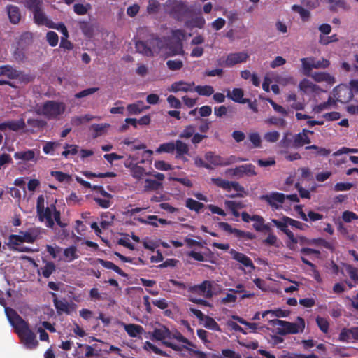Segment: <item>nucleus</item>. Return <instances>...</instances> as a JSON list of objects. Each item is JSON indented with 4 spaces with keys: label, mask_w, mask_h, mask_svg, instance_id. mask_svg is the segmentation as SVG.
<instances>
[{
    "label": "nucleus",
    "mask_w": 358,
    "mask_h": 358,
    "mask_svg": "<svg viewBox=\"0 0 358 358\" xmlns=\"http://www.w3.org/2000/svg\"><path fill=\"white\" fill-rule=\"evenodd\" d=\"M5 313L10 324L24 346L29 349L36 348L38 342L36 334L30 329L29 323L12 308L5 307Z\"/></svg>",
    "instance_id": "nucleus-1"
},
{
    "label": "nucleus",
    "mask_w": 358,
    "mask_h": 358,
    "mask_svg": "<svg viewBox=\"0 0 358 358\" xmlns=\"http://www.w3.org/2000/svg\"><path fill=\"white\" fill-rule=\"evenodd\" d=\"M174 151L176 152V159H180L184 162L187 161L185 155L189 154V145L180 139L160 144L156 150V152L158 154H171L173 153Z\"/></svg>",
    "instance_id": "nucleus-2"
},
{
    "label": "nucleus",
    "mask_w": 358,
    "mask_h": 358,
    "mask_svg": "<svg viewBox=\"0 0 358 358\" xmlns=\"http://www.w3.org/2000/svg\"><path fill=\"white\" fill-rule=\"evenodd\" d=\"M270 323L273 327H281L276 329V333L280 336L302 333L305 329V320L301 317H297V322H290L278 319H274L271 320Z\"/></svg>",
    "instance_id": "nucleus-3"
},
{
    "label": "nucleus",
    "mask_w": 358,
    "mask_h": 358,
    "mask_svg": "<svg viewBox=\"0 0 358 358\" xmlns=\"http://www.w3.org/2000/svg\"><path fill=\"white\" fill-rule=\"evenodd\" d=\"M65 109L66 106L63 102L48 100L43 103L37 113L48 120H55L62 115Z\"/></svg>",
    "instance_id": "nucleus-4"
},
{
    "label": "nucleus",
    "mask_w": 358,
    "mask_h": 358,
    "mask_svg": "<svg viewBox=\"0 0 358 358\" xmlns=\"http://www.w3.org/2000/svg\"><path fill=\"white\" fill-rule=\"evenodd\" d=\"M149 43L150 45L148 44V42L142 41H137L135 44L136 51L147 57L153 56L155 45H156L157 48H161L162 41L159 37L152 35Z\"/></svg>",
    "instance_id": "nucleus-5"
},
{
    "label": "nucleus",
    "mask_w": 358,
    "mask_h": 358,
    "mask_svg": "<svg viewBox=\"0 0 358 358\" xmlns=\"http://www.w3.org/2000/svg\"><path fill=\"white\" fill-rule=\"evenodd\" d=\"M211 181L215 185L221 187L224 190L230 191L231 189H233L235 191L238 192L237 194L231 195L230 197L231 198L243 196V194L241 193L245 192V188L238 182L228 181L221 178H211Z\"/></svg>",
    "instance_id": "nucleus-6"
},
{
    "label": "nucleus",
    "mask_w": 358,
    "mask_h": 358,
    "mask_svg": "<svg viewBox=\"0 0 358 358\" xmlns=\"http://www.w3.org/2000/svg\"><path fill=\"white\" fill-rule=\"evenodd\" d=\"M259 199L265 201L271 206L273 210H279L286 199L285 194L278 192H272L267 194H262Z\"/></svg>",
    "instance_id": "nucleus-7"
},
{
    "label": "nucleus",
    "mask_w": 358,
    "mask_h": 358,
    "mask_svg": "<svg viewBox=\"0 0 358 358\" xmlns=\"http://www.w3.org/2000/svg\"><path fill=\"white\" fill-rule=\"evenodd\" d=\"M227 173L238 178H243L244 176L249 177L255 176L257 174L255 171V166L252 164H245L235 168L229 169L227 171Z\"/></svg>",
    "instance_id": "nucleus-8"
},
{
    "label": "nucleus",
    "mask_w": 358,
    "mask_h": 358,
    "mask_svg": "<svg viewBox=\"0 0 358 358\" xmlns=\"http://www.w3.org/2000/svg\"><path fill=\"white\" fill-rule=\"evenodd\" d=\"M248 57V53L244 52L230 53L224 62H222L221 59H219L218 64L226 67H232L236 64L245 62Z\"/></svg>",
    "instance_id": "nucleus-9"
},
{
    "label": "nucleus",
    "mask_w": 358,
    "mask_h": 358,
    "mask_svg": "<svg viewBox=\"0 0 358 358\" xmlns=\"http://www.w3.org/2000/svg\"><path fill=\"white\" fill-rule=\"evenodd\" d=\"M171 13L176 20L183 21L190 15L191 10L185 2L176 1L172 6Z\"/></svg>",
    "instance_id": "nucleus-10"
},
{
    "label": "nucleus",
    "mask_w": 358,
    "mask_h": 358,
    "mask_svg": "<svg viewBox=\"0 0 358 358\" xmlns=\"http://www.w3.org/2000/svg\"><path fill=\"white\" fill-rule=\"evenodd\" d=\"M37 238V234L34 231H20V234H12L9 237L10 243L13 245H17L19 243H33Z\"/></svg>",
    "instance_id": "nucleus-11"
},
{
    "label": "nucleus",
    "mask_w": 358,
    "mask_h": 358,
    "mask_svg": "<svg viewBox=\"0 0 358 358\" xmlns=\"http://www.w3.org/2000/svg\"><path fill=\"white\" fill-rule=\"evenodd\" d=\"M55 204L52 203L46 208H43L41 212L37 213V216L40 222L45 221V225L48 228H53L55 226L54 220L52 215L54 210H55Z\"/></svg>",
    "instance_id": "nucleus-12"
},
{
    "label": "nucleus",
    "mask_w": 358,
    "mask_h": 358,
    "mask_svg": "<svg viewBox=\"0 0 358 358\" xmlns=\"http://www.w3.org/2000/svg\"><path fill=\"white\" fill-rule=\"evenodd\" d=\"M219 227L223 229L224 231L229 233V234H234L235 236L237 238H245L248 240H253L255 238V235L249 231H244L236 228H233L229 223L221 222H219Z\"/></svg>",
    "instance_id": "nucleus-13"
},
{
    "label": "nucleus",
    "mask_w": 358,
    "mask_h": 358,
    "mask_svg": "<svg viewBox=\"0 0 358 358\" xmlns=\"http://www.w3.org/2000/svg\"><path fill=\"white\" fill-rule=\"evenodd\" d=\"M189 291L192 293L203 295L206 298H211L213 296L212 282L208 280H204L199 285L189 286Z\"/></svg>",
    "instance_id": "nucleus-14"
},
{
    "label": "nucleus",
    "mask_w": 358,
    "mask_h": 358,
    "mask_svg": "<svg viewBox=\"0 0 358 358\" xmlns=\"http://www.w3.org/2000/svg\"><path fill=\"white\" fill-rule=\"evenodd\" d=\"M171 337V332L164 325H162L159 328H155L150 335L151 340L161 341L163 345L164 342H169Z\"/></svg>",
    "instance_id": "nucleus-15"
},
{
    "label": "nucleus",
    "mask_w": 358,
    "mask_h": 358,
    "mask_svg": "<svg viewBox=\"0 0 358 358\" xmlns=\"http://www.w3.org/2000/svg\"><path fill=\"white\" fill-rule=\"evenodd\" d=\"M50 294L52 297V301L55 309L57 310V313L58 315H61L62 313H66L69 315L71 313L70 310V304L66 301V299H59L57 298V294L55 292H50Z\"/></svg>",
    "instance_id": "nucleus-16"
},
{
    "label": "nucleus",
    "mask_w": 358,
    "mask_h": 358,
    "mask_svg": "<svg viewBox=\"0 0 358 358\" xmlns=\"http://www.w3.org/2000/svg\"><path fill=\"white\" fill-rule=\"evenodd\" d=\"M244 92L241 88H234L232 91L227 90V96L238 103H250L249 99H244Z\"/></svg>",
    "instance_id": "nucleus-17"
},
{
    "label": "nucleus",
    "mask_w": 358,
    "mask_h": 358,
    "mask_svg": "<svg viewBox=\"0 0 358 358\" xmlns=\"http://www.w3.org/2000/svg\"><path fill=\"white\" fill-rule=\"evenodd\" d=\"M307 244L310 245H315L322 247L325 249L329 250L331 252H334L336 249V246L334 241H327L323 238H312L307 240Z\"/></svg>",
    "instance_id": "nucleus-18"
},
{
    "label": "nucleus",
    "mask_w": 358,
    "mask_h": 358,
    "mask_svg": "<svg viewBox=\"0 0 358 358\" xmlns=\"http://www.w3.org/2000/svg\"><path fill=\"white\" fill-rule=\"evenodd\" d=\"M194 85V82L187 83L183 80L177 81L174 82L171 85L170 91L173 92H178L180 91L185 92H193Z\"/></svg>",
    "instance_id": "nucleus-19"
},
{
    "label": "nucleus",
    "mask_w": 358,
    "mask_h": 358,
    "mask_svg": "<svg viewBox=\"0 0 358 358\" xmlns=\"http://www.w3.org/2000/svg\"><path fill=\"white\" fill-rule=\"evenodd\" d=\"M230 254L232 255V257L234 260L240 262L243 266L246 267H250L252 269L255 268V266L252 261L249 257H248L245 254L236 251L234 249L231 250Z\"/></svg>",
    "instance_id": "nucleus-20"
},
{
    "label": "nucleus",
    "mask_w": 358,
    "mask_h": 358,
    "mask_svg": "<svg viewBox=\"0 0 358 358\" xmlns=\"http://www.w3.org/2000/svg\"><path fill=\"white\" fill-rule=\"evenodd\" d=\"M7 11L10 22L13 24H18L21 20V13L19 8L16 6L10 5L7 6Z\"/></svg>",
    "instance_id": "nucleus-21"
},
{
    "label": "nucleus",
    "mask_w": 358,
    "mask_h": 358,
    "mask_svg": "<svg viewBox=\"0 0 358 358\" xmlns=\"http://www.w3.org/2000/svg\"><path fill=\"white\" fill-rule=\"evenodd\" d=\"M311 140L309 136L303 133H299L294 136L292 148H299L306 144H310Z\"/></svg>",
    "instance_id": "nucleus-22"
},
{
    "label": "nucleus",
    "mask_w": 358,
    "mask_h": 358,
    "mask_svg": "<svg viewBox=\"0 0 358 358\" xmlns=\"http://www.w3.org/2000/svg\"><path fill=\"white\" fill-rule=\"evenodd\" d=\"M150 108L148 106H144V103L142 101H138L136 103L129 104L127 107L129 115H138L140 114L145 110Z\"/></svg>",
    "instance_id": "nucleus-23"
},
{
    "label": "nucleus",
    "mask_w": 358,
    "mask_h": 358,
    "mask_svg": "<svg viewBox=\"0 0 358 358\" xmlns=\"http://www.w3.org/2000/svg\"><path fill=\"white\" fill-rule=\"evenodd\" d=\"M14 158L24 162L34 161L36 162L35 152L33 150H27L25 151L16 152L14 154Z\"/></svg>",
    "instance_id": "nucleus-24"
},
{
    "label": "nucleus",
    "mask_w": 358,
    "mask_h": 358,
    "mask_svg": "<svg viewBox=\"0 0 358 358\" xmlns=\"http://www.w3.org/2000/svg\"><path fill=\"white\" fill-rule=\"evenodd\" d=\"M286 101L289 103L291 108L296 110H302L305 108V104L303 102L297 101V96L294 92L287 95Z\"/></svg>",
    "instance_id": "nucleus-25"
},
{
    "label": "nucleus",
    "mask_w": 358,
    "mask_h": 358,
    "mask_svg": "<svg viewBox=\"0 0 358 358\" xmlns=\"http://www.w3.org/2000/svg\"><path fill=\"white\" fill-rule=\"evenodd\" d=\"M5 76L9 79H16L18 77L17 70L10 65L0 66V76Z\"/></svg>",
    "instance_id": "nucleus-26"
},
{
    "label": "nucleus",
    "mask_w": 358,
    "mask_h": 358,
    "mask_svg": "<svg viewBox=\"0 0 358 358\" xmlns=\"http://www.w3.org/2000/svg\"><path fill=\"white\" fill-rule=\"evenodd\" d=\"M96 262L104 268L111 269L122 277L127 276V275L119 266L113 264L112 262L106 261L100 258H98Z\"/></svg>",
    "instance_id": "nucleus-27"
},
{
    "label": "nucleus",
    "mask_w": 358,
    "mask_h": 358,
    "mask_svg": "<svg viewBox=\"0 0 358 358\" xmlns=\"http://www.w3.org/2000/svg\"><path fill=\"white\" fill-rule=\"evenodd\" d=\"M287 220H289V217L287 216H282L281 220H278L276 219H272L271 222L281 231H282L286 235L290 232L291 231L288 229V226L289 225V222L287 221Z\"/></svg>",
    "instance_id": "nucleus-28"
},
{
    "label": "nucleus",
    "mask_w": 358,
    "mask_h": 358,
    "mask_svg": "<svg viewBox=\"0 0 358 358\" xmlns=\"http://www.w3.org/2000/svg\"><path fill=\"white\" fill-rule=\"evenodd\" d=\"M124 330L130 337L135 338L143 333V328L138 324H124Z\"/></svg>",
    "instance_id": "nucleus-29"
},
{
    "label": "nucleus",
    "mask_w": 358,
    "mask_h": 358,
    "mask_svg": "<svg viewBox=\"0 0 358 358\" xmlns=\"http://www.w3.org/2000/svg\"><path fill=\"white\" fill-rule=\"evenodd\" d=\"M214 88L211 85H196L194 87L193 92H196L200 96H210L214 93Z\"/></svg>",
    "instance_id": "nucleus-30"
},
{
    "label": "nucleus",
    "mask_w": 358,
    "mask_h": 358,
    "mask_svg": "<svg viewBox=\"0 0 358 358\" xmlns=\"http://www.w3.org/2000/svg\"><path fill=\"white\" fill-rule=\"evenodd\" d=\"M205 159L211 164L215 166H222L223 157L209 151L205 154Z\"/></svg>",
    "instance_id": "nucleus-31"
},
{
    "label": "nucleus",
    "mask_w": 358,
    "mask_h": 358,
    "mask_svg": "<svg viewBox=\"0 0 358 358\" xmlns=\"http://www.w3.org/2000/svg\"><path fill=\"white\" fill-rule=\"evenodd\" d=\"M169 56L183 55L185 53L181 41H177L176 43H171L169 45Z\"/></svg>",
    "instance_id": "nucleus-32"
},
{
    "label": "nucleus",
    "mask_w": 358,
    "mask_h": 358,
    "mask_svg": "<svg viewBox=\"0 0 358 358\" xmlns=\"http://www.w3.org/2000/svg\"><path fill=\"white\" fill-rule=\"evenodd\" d=\"M185 206L190 210L199 213L205 206L203 203L199 202L192 198H188L185 201Z\"/></svg>",
    "instance_id": "nucleus-33"
},
{
    "label": "nucleus",
    "mask_w": 358,
    "mask_h": 358,
    "mask_svg": "<svg viewBox=\"0 0 358 358\" xmlns=\"http://www.w3.org/2000/svg\"><path fill=\"white\" fill-rule=\"evenodd\" d=\"M64 255L65 257V261L71 262L78 258L77 254V248L76 246L72 245L66 248L64 250Z\"/></svg>",
    "instance_id": "nucleus-34"
},
{
    "label": "nucleus",
    "mask_w": 358,
    "mask_h": 358,
    "mask_svg": "<svg viewBox=\"0 0 358 358\" xmlns=\"http://www.w3.org/2000/svg\"><path fill=\"white\" fill-rule=\"evenodd\" d=\"M268 314L277 317H287L289 315L290 311L288 310H282L277 308L275 310H266L262 313V317H265Z\"/></svg>",
    "instance_id": "nucleus-35"
},
{
    "label": "nucleus",
    "mask_w": 358,
    "mask_h": 358,
    "mask_svg": "<svg viewBox=\"0 0 358 358\" xmlns=\"http://www.w3.org/2000/svg\"><path fill=\"white\" fill-rule=\"evenodd\" d=\"M50 175L59 182H66L69 183L72 180L71 175L59 171H52Z\"/></svg>",
    "instance_id": "nucleus-36"
},
{
    "label": "nucleus",
    "mask_w": 358,
    "mask_h": 358,
    "mask_svg": "<svg viewBox=\"0 0 358 358\" xmlns=\"http://www.w3.org/2000/svg\"><path fill=\"white\" fill-rule=\"evenodd\" d=\"M55 270L56 266L52 262H46L45 265L41 268V275L45 278H48L52 274V273L55 271Z\"/></svg>",
    "instance_id": "nucleus-37"
},
{
    "label": "nucleus",
    "mask_w": 358,
    "mask_h": 358,
    "mask_svg": "<svg viewBox=\"0 0 358 358\" xmlns=\"http://www.w3.org/2000/svg\"><path fill=\"white\" fill-rule=\"evenodd\" d=\"M289 132L283 134L282 138L278 143V147L281 148L280 150H287L288 148H292L293 141L289 138Z\"/></svg>",
    "instance_id": "nucleus-38"
},
{
    "label": "nucleus",
    "mask_w": 358,
    "mask_h": 358,
    "mask_svg": "<svg viewBox=\"0 0 358 358\" xmlns=\"http://www.w3.org/2000/svg\"><path fill=\"white\" fill-rule=\"evenodd\" d=\"M302 67L306 74H308L314 68V57H306L301 59Z\"/></svg>",
    "instance_id": "nucleus-39"
},
{
    "label": "nucleus",
    "mask_w": 358,
    "mask_h": 358,
    "mask_svg": "<svg viewBox=\"0 0 358 358\" xmlns=\"http://www.w3.org/2000/svg\"><path fill=\"white\" fill-rule=\"evenodd\" d=\"M196 127L194 124H189L185 127L179 134V138L188 139L191 138L195 133Z\"/></svg>",
    "instance_id": "nucleus-40"
},
{
    "label": "nucleus",
    "mask_w": 358,
    "mask_h": 358,
    "mask_svg": "<svg viewBox=\"0 0 358 358\" xmlns=\"http://www.w3.org/2000/svg\"><path fill=\"white\" fill-rule=\"evenodd\" d=\"M145 191L158 190L162 186V182L157 181L155 180H153V179H149V178L145 179Z\"/></svg>",
    "instance_id": "nucleus-41"
},
{
    "label": "nucleus",
    "mask_w": 358,
    "mask_h": 358,
    "mask_svg": "<svg viewBox=\"0 0 358 358\" xmlns=\"http://www.w3.org/2000/svg\"><path fill=\"white\" fill-rule=\"evenodd\" d=\"M292 10L298 13L300 15L302 20L304 22L307 21L310 16V13L301 6L294 4L292 6Z\"/></svg>",
    "instance_id": "nucleus-42"
},
{
    "label": "nucleus",
    "mask_w": 358,
    "mask_h": 358,
    "mask_svg": "<svg viewBox=\"0 0 358 358\" xmlns=\"http://www.w3.org/2000/svg\"><path fill=\"white\" fill-rule=\"evenodd\" d=\"M25 127V122L24 119L18 120L8 121V129L13 131H17L20 129H23Z\"/></svg>",
    "instance_id": "nucleus-43"
},
{
    "label": "nucleus",
    "mask_w": 358,
    "mask_h": 358,
    "mask_svg": "<svg viewBox=\"0 0 358 358\" xmlns=\"http://www.w3.org/2000/svg\"><path fill=\"white\" fill-rule=\"evenodd\" d=\"M306 150H315V154L316 156L327 157L331 152L330 150L319 147L316 145H308L306 147Z\"/></svg>",
    "instance_id": "nucleus-44"
},
{
    "label": "nucleus",
    "mask_w": 358,
    "mask_h": 358,
    "mask_svg": "<svg viewBox=\"0 0 358 358\" xmlns=\"http://www.w3.org/2000/svg\"><path fill=\"white\" fill-rule=\"evenodd\" d=\"M351 328H343L339 334L338 340L343 343H350L352 338Z\"/></svg>",
    "instance_id": "nucleus-45"
},
{
    "label": "nucleus",
    "mask_w": 358,
    "mask_h": 358,
    "mask_svg": "<svg viewBox=\"0 0 358 358\" xmlns=\"http://www.w3.org/2000/svg\"><path fill=\"white\" fill-rule=\"evenodd\" d=\"M34 22L38 25H43L45 23L47 17L45 13L42 11L41 8L33 12Z\"/></svg>",
    "instance_id": "nucleus-46"
},
{
    "label": "nucleus",
    "mask_w": 358,
    "mask_h": 358,
    "mask_svg": "<svg viewBox=\"0 0 358 358\" xmlns=\"http://www.w3.org/2000/svg\"><path fill=\"white\" fill-rule=\"evenodd\" d=\"M79 27L85 36L91 37L93 35V27L88 22H80Z\"/></svg>",
    "instance_id": "nucleus-47"
},
{
    "label": "nucleus",
    "mask_w": 358,
    "mask_h": 358,
    "mask_svg": "<svg viewBox=\"0 0 358 358\" xmlns=\"http://www.w3.org/2000/svg\"><path fill=\"white\" fill-rule=\"evenodd\" d=\"M131 173L133 178L138 180L142 178L143 176L148 174L145 172V169L138 165H135L131 169Z\"/></svg>",
    "instance_id": "nucleus-48"
},
{
    "label": "nucleus",
    "mask_w": 358,
    "mask_h": 358,
    "mask_svg": "<svg viewBox=\"0 0 358 358\" xmlns=\"http://www.w3.org/2000/svg\"><path fill=\"white\" fill-rule=\"evenodd\" d=\"M316 323L321 331L324 334L328 332L329 323L326 318L317 316L316 318Z\"/></svg>",
    "instance_id": "nucleus-49"
},
{
    "label": "nucleus",
    "mask_w": 358,
    "mask_h": 358,
    "mask_svg": "<svg viewBox=\"0 0 358 358\" xmlns=\"http://www.w3.org/2000/svg\"><path fill=\"white\" fill-rule=\"evenodd\" d=\"M345 269L350 279L358 284V268L349 264L345 266Z\"/></svg>",
    "instance_id": "nucleus-50"
},
{
    "label": "nucleus",
    "mask_w": 358,
    "mask_h": 358,
    "mask_svg": "<svg viewBox=\"0 0 358 358\" xmlns=\"http://www.w3.org/2000/svg\"><path fill=\"white\" fill-rule=\"evenodd\" d=\"M203 320L205 321L204 325L206 328L215 331H220L219 324L213 318L209 316H206Z\"/></svg>",
    "instance_id": "nucleus-51"
},
{
    "label": "nucleus",
    "mask_w": 358,
    "mask_h": 358,
    "mask_svg": "<svg viewBox=\"0 0 358 358\" xmlns=\"http://www.w3.org/2000/svg\"><path fill=\"white\" fill-rule=\"evenodd\" d=\"M89 8H90V3H87L85 6L82 3H76L73 6L74 12L79 15H85Z\"/></svg>",
    "instance_id": "nucleus-52"
},
{
    "label": "nucleus",
    "mask_w": 358,
    "mask_h": 358,
    "mask_svg": "<svg viewBox=\"0 0 358 358\" xmlns=\"http://www.w3.org/2000/svg\"><path fill=\"white\" fill-rule=\"evenodd\" d=\"M138 221L142 224H150L153 227H158L157 215H148L146 219L138 217Z\"/></svg>",
    "instance_id": "nucleus-53"
},
{
    "label": "nucleus",
    "mask_w": 358,
    "mask_h": 358,
    "mask_svg": "<svg viewBox=\"0 0 358 358\" xmlns=\"http://www.w3.org/2000/svg\"><path fill=\"white\" fill-rule=\"evenodd\" d=\"M144 348L147 350H152L157 355H159L164 357L168 356L164 351L162 350L150 341H145Z\"/></svg>",
    "instance_id": "nucleus-54"
},
{
    "label": "nucleus",
    "mask_w": 358,
    "mask_h": 358,
    "mask_svg": "<svg viewBox=\"0 0 358 358\" xmlns=\"http://www.w3.org/2000/svg\"><path fill=\"white\" fill-rule=\"evenodd\" d=\"M167 67L171 71H178L182 68L183 62L180 59L168 60Z\"/></svg>",
    "instance_id": "nucleus-55"
},
{
    "label": "nucleus",
    "mask_w": 358,
    "mask_h": 358,
    "mask_svg": "<svg viewBox=\"0 0 358 358\" xmlns=\"http://www.w3.org/2000/svg\"><path fill=\"white\" fill-rule=\"evenodd\" d=\"M109 124H94L91 126V129L94 131V138H96L99 136H101L106 128L108 127Z\"/></svg>",
    "instance_id": "nucleus-56"
},
{
    "label": "nucleus",
    "mask_w": 358,
    "mask_h": 358,
    "mask_svg": "<svg viewBox=\"0 0 358 358\" xmlns=\"http://www.w3.org/2000/svg\"><path fill=\"white\" fill-rule=\"evenodd\" d=\"M279 153L283 155L286 160L293 162L301 159V156L299 152L289 153L288 150H280Z\"/></svg>",
    "instance_id": "nucleus-57"
},
{
    "label": "nucleus",
    "mask_w": 358,
    "mask_h": 358,
    "mask_svg": "<svg viewBox=\"0 0 358 358\" xmlns=\"http://www.w3.org/2000/svg\"><path fill=\"white\" fill-rule=\"evenodd\" d=\"M47 41L49 45L52 47H55L57 45L59 37L56 32L49 31L46 34Z\"/></svg>",
    "instance_id": "nucleus-58"
},
{
    "label": "nucleus",
    "mask_w": 358,
    "mask_h": 358,
    "mask_svg": "<svg viewBox=\"0 0 358 358\" xmlns=\"http://www.w3.org/2000/svg\"><path fill=\"white\" fill-rule=\"evenodd\" d=\"M280 138V133L277 131H269L264 134V139L268 143H275Z\"/></svg>",
    "instance_id": "nucleus-59"
},
{
    "label": "nucleus",
    "mask_w": 358,
    "mask_h": 358,
    "mask_svg": "<svg viewBox=\"0 0 358 358\" xmlns=\"http://www.w3.org/2000/svg\"><path fill=\"white\" fill-rule=\"evenodd\" d=\"M98 90H99L98 87L87 88V89L80 91V92L76 93L74 95V96L76 99H81V98H83V97H85V96H87L90 95H92L94 93H95L96 92H97Z\"/></svg>",
    "instance_id": "nucleus-60"
},
{
    "label": "nucleus",
    "mask_w": 358,
    "mask_h": 358,
    "mask_svg": "<svg viewBox=\"0 0 358 358\" xmlns=\"http://www.w3.org/2000/svg\"><path fill=\"white\" fill-rule=\"evenodd\" d=\"M27 124L33 128H43L46 125V122L42 120L29 118L27 120Z\"/></svg>",
    "instance_id": "nucleus-61"
},
{
    "label": "nucleus",
    "mask_w": 358,
    "mask_h": 358,
    "mask_svg": "<svg viewBox=\"0 0 358 358\" xmlns=\"http://www.w3.org/2000/svg\"><path fill=\"white\" fill-rule=\"evenodd\" d=\"M41 0H26L25 5L27 8L34 12L41 8Z\"/></svg>",
    "instance_id": "nucleus-62"
},
{
    "label": "nucleus",
    "mask_w": 358,
    "mask_h": 358,
    "mask_svg": "<svg viewBox=\"0 0 358 358\" xmlns=\"http://www.w3.org/2000/svg\"><path fill=\"white\" fill-rule=\"evenodd\" d=\"M160 4L157 0H149L147 7V12L149 14L155 13L158 11Z\"/></svg>",
    "instance_id": "nucleus-63"
},
{
    "label": "nucleus",
    "mask_w": 358,
    "mask_h": 358,
    "mask_svg": "<svg viewBox=\"0 0 358 358\" xmlns=\"http://www.w3.org/2000/svg\"><path fill=\"white\" fill-rule=\"evenodd\" d=\"M249 139L253 145L254 148H260L261 147V137L257 132L250 133L249 134Z\"/></svg>",
    "instance_id": "nucleus-64"
}]
</instances>
